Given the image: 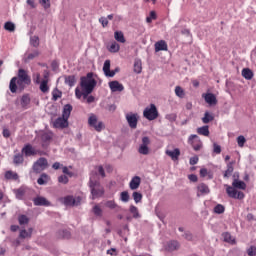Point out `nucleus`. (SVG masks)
<instances>
[{"mask_svg": "<svg viewBox=\"0 0 256 256\" xmlns=\"http://www.w3.org/2000/svg\"><path fill=\"white\" fill-rule=\"evenodd\" d=\"M166 155L172 159V161H179V156L181 155V150L176 148L174 150H166Z\"/></svg>", "mask_w": 256, "mask_h": 256, "instance_id": "nucleus-18", "label": "nucleus"}, {"mask_svg": "<svg viewBox=\"0 0 256 256\" xmlns=\"http://www.w3.org/2000/svg\"><path fill=\"white\" fill-rule=\"evenodd\" d=\"M26 85L27 84L25 83V81L17 78V76H16L10 80L9 89H10L11 93H17V89L19 91H23L25 89Z\"/></svg>", "mask_w": 256, "mask_h": 256, "instance_id": "nucleus-3", "label": "nucleus"}, {"mask_svg": "<svg viewBox=\"0 0 256 256\" xmlns=\"http://www.w3.org/2000/svg\"><path fill=\"white\" fill-rule=\"evenodd\" d=\"M143 117L148 119V121H155L157 117H159V111H157V106L155 104H151L150 106L146 107L143 111Z\"/></svg>", "mask_w": 256, "mask_h": 256, "instance_id": "nucleus-5", "label": "nucleus"}, {"mask_svg": "<svg viewBox=\"0 0 256 256\" xmlns=\"http://www.w3.org/2000/svg\"><path fill=\"white\" fill-rule=\"evenodd\" d=\"M204 100L208 103V105H217V97L213 93L203 94Z\"/></svg>", "mask_w": 256, "mask_h": 256, "instance_id": "nucleus-19", "label": "nucleus"}, {"mask_svg": "<svg viewBox=\"0 0 256 256\" xmlns=\"http://www.w3.org/2000/svg\"><path fill=\"white\" fill-rule=\"evenodd\" d=\"M53 127H55V129H67V127H69V120H67L63 116L62 117H58L53 122Z\"/></svg>", "mask_w": 256, "mask_h": 256, "instance_id": "nucleus-12", "label": "nucleus"}, {"mask_svg": "<svg viewBox=\"0 0 256 256\" xmlns=\"http://www.w3.org/2000/svg\"><path fill=\"white\" fill-rule=\"evenodd\" d=\"M214 213L217 215H222V213H225V206L222 204H218L214 207Z\"/></svg>", "mask_w": 256, "mask_h": 256, "instance_id": "nucleus-46", "label": "nucleus"}, {"mask_svg": "<svg viewBox=\"0 0 256 256\" xmlns=\"http://www.w3.org/2000/svg\"><path fill=\"white\" fill-rule=\"evenodd\" d=\"M215 119V116H213L212 113L206 111L204 113V117L202 118V122L207 125V123H211Z\"/></svg>", "mask_w": 256, "mask_h": 256, "instance_id": "nucleus-32", "label": "nucleus"}, {"mask_svg": "<svg viewBox=\"0 0 256 256\" xmlns=\"http://www.w3.org/2000/svg\"><path fill=\"white\" fill-rule=\"evenodd\" d=\"M58 182L62 183L63 185H67V183H69V177L66 175H61L58 177Z\"/></svg>", "mask_w": 256, "mask_h": 256, "instance_id": "nucleus-58", "label": "nucleus"}, {"mask_svg": "<svg viewBox=\"0 0 256 256\" xmlns=\"http://www.w3.org/2000/svg\"><path fill=\"white\" fill-rule=\"evenodd\" d=\"M33 203L36 207H49V205H51V202H49V200L41 196L34 198Z\"/></svg>", "mask_w": 256, "mask_h": 256, "instance_id": "nucleus-13", "label": "nucleus"}, {"mask_svg": "<svg viewBox=\"0 0 256 256\" xmlns=\"http://www.w3.org/2000/svg\"><path fill=\"white\" fill-rule=\"evenodd\" d=\"M40 55V52L38 50H35L34 52L28 54L27 61H32V59H35Z\"/></svg>", "mask_w": 256, "mask_h": 256, "instance_id": "nucleus-56", "label": "nucleus"}, {"mask_svg": "<svg viewBox=\"0 0 256 256\" xmlns=\"http://www.w3.org/2000/svg\"><path fill=\"white\" fill-rule=\"evenodd\" d=\"M29 221L30 219L27 217V215L25 214H20L18 216V223L19 225L23 226V225H29Z\"/></svg>", "mask_w": 256, "mask_h": 256, "instance_id": "nucleus-34", "label": "nucleus"}, {"mask_svg": "<svg viewBox=\"0 0 256 256\" xmlns=\"http://www.w3.org/2000/svg\"><path fill=\"white\" fill-rule=\"evenodd\" d=\"M233 163L234 162H229L227 164V170L224 173V177H231V175L233 174Z\"/></svg>", "mask_w": 256, "mask_h": 256, "instance_id": "nucleus-40", "label": "nucleus"}, {"mask_svg": "<svg viewBox=\"0 0 256 256\" xmlns=\"http://www.w3.org/2000/svg\"><path fill=\"white\" fill-rule=\"evenodd\" d=\"M88 125L90 127H93V129H95V131H97L98 133H101V131H103V129H105V124H103L102 121H99L97 119V115H95V114H91L89 116Z\"/></svg>", "mask_w": 256, "mask_h": 256, "instance_id": "nucleus-6", "label": "nucleus"}, {"mask_svg": "<svg viewBox=\"0 0 256 256\" xmlns=\"http://www.w3.org/2000/svg\"><path fill=\"white\" fill-rule=\"evenodd\" d=\"M4 177L7 181H18L19 180V174L17 172H14L13 170H8L5 172Z\"/></svg>", "mask_w": 256, "mask_h": 256, "instance_id": "nucleus-20", "label": "nucleus"}, {"mask_svg": "<svg viewBox=\"0 0 256 256\" xmlns=\"http://www.w3.org/2000/svg\"><path fill=\"white\" fill-rule=\"evenodd\" d=\"M64 83L69 87H74L75 83H77V79L75 75L64 76Z\"/></svg>", "mask_w": 256, "mask_h": 256, "instance_id": "nucleus-25", "label": "nucleus"}, {"mask_svg": "<svg viewBox=\"0 0 256 256\" xmlns=\"http://www.w3.org/2000/svg\"><path fill=\"white\" fill-rule=\"evenodd\" d=\"M51 139H53V133L51 132H44L41 135V141L43 145H49V142L51 141Z\"/></svg>", "mask_w": 256, "mask_h": 256, "instance_id": "nucleus-24", "label": "nucleus"}, {"mask_svg": "<svg viewBox=\"0 0 256 256\" xmlns=\"http://www.w3.org/2000/svg\"><path fill=\"white\" fill-rule=\"evenodd\" d=\"M190 165H197V163H199V157L198 156H194L191 157L189 160Z\"/></svg>", "mask_w": 256, "mask_h": 256, "instance_id": "nucleus-64", "label": "nucleus"}, {"mask_svg": "<svg viewBox=\"0 0 256 256\" xmlns=\"http://www.w3.org/2000/svg\"><path fill=\"white\" fill-rule=\"evenodd\" d=\"M4 29L12 33L13 31H15V24L13 22H6L4 25Z\"/></svg>", "mask_w": 256, "mask_h": 256, "instance_id": "nucleus-49", "label": "nucleus"}, {"mask_svg": "<svg viewBox=\"0 0 256 256\" xmlns=\"http://www.w3.org/2000/svg\"><path fill=\"white\" fill-rule=\"evenodd\" d=\"M49 167V162L47 161V158L41 157L36 162H34L32 166L33 173L39 174L43 173L45 169Z\"/></svg>", "mask_w": 256, "mask_h": 256, "instance_id": "nucleus-4", "label": "nucleus"}, {"mask_svg": "<svg viewBox=\"0 0 256 256\" xmlns=\"http://www.w3.org/2000/svg\"><path fill=\"white\" fill-rule=\"evenodd\" d=\"M175 95H176V97L183 99L185 97V90L181 86H176L175 87Z\"/></svg>", "mask_w": 256, "mask_h": 256, "instance_id": "nucleus-37", "label": "nucleus"}, {"mask_svg": "<svg viewBox=\"0 0 256 256\" xmlns=\"http://www.w3.org/2000/svg\"><path fill=\"white\" fill-rule=\"evenodd\" d=\"M17 79L24 81L26 85H31V77H29V74H27V71H25V69L18 70Z\"/></svg>", "mask_w": 256, "mask_h": 256, "instance_id": "nucleus-14", "label": "nucleus"}, {"mask_svg": "<svg viewBox=\"0 0 256 256\" xmlns=\"http://www.w3.org/2000/svg\"><path fill=\"white\" fill-rule=\"evenodd\" d=\"M232 186L235 189H242V190L247 189V184H245V182L238 179H234V181L232 182Z\"/></svg>", "mask_w": 256, "mask_h": 256, "instance_id": "nucleus-27", "label": "nucleus"}, {"mask_svg": "<svg viewBox=\"0 0 256 256\" xmlns=\"http://www.w3.org/2000/svg\"><path fill=\"white\" fill-rule=\"evenodd\" d=\"M197 133H198V135H203L204 137H209V134H210L209 126L205 125V126L197 128Z\"/></svg>", "mask_w": 256, "mask_h": 256, "instance_id": "nucleus-30", "label": "nucleus"}, {"mask_svg": "<svg viewBox=\"0 0 256 256\" xmlns=\"http://www.w3.org/2000/svg\"><path fill=\"white\" fill-rule=\"evenodd\" d=\"M20 239H31V233H29L26 229L20 230L19 233Z\"/></svg>", "mask_w": 256, "mask_h": 256, "instance_id": "nucleus-44", "label": "nucleus"}, {"mask_svg": "<svg viewBox=\"0 0 256 256\" xmlns=\"http://www.w3.org/2000/svg\"><path fill=\"white\" fill-rule=\"evenodd\" d=\"M246 253L248 256H256V246L251 245L249 248H247Z\"/></svg>", "mask_w": 256, "mask_h": 256, "instance_id": "nucleus-52", "label": "nucleus"}, {"mask_svg": "<svg viewBox=\"0 0 256 256\" xmlns=\"http://www.w3.org/2000/svg\"><path fill=\"white\" fill-rule=\"evenodd\" d=\"M129 211L133 217V219H141V214L139 213V208L135 205H130Z\"/></svg>", "mask_w": 256, "mask_h": 256, "instance_id": "nucleus-26", "label": "nucleus"}, {"mask_svg": "<svg viewBox=\"0 0 256 256\" xmlns=\"http://www.w3.org/2000/svg\"><path fill=\"white\" fill-rule=\"evenodd\" d=\"M125 117L130 129H135L139 123V114L130 112Z\"/></svg>", "mask_w": 256, "mask_h": 256, "instance_id": "nucleus-11", "label": "nucleus"}, {"mask_svg": "<svg viewBox=\"0 0 256 256\" xmlns=\"http://www.w3.org/2000/svg\"><path fill=\"white\" fill-rule=\"evenodd\" d=\"M226 193L231 199H245V193L237 191L233 186L226 185Z\"/></svg>", "mask_w": 256, "mask_h": 256, "instance_id": "nucleus-9", "label": "nucleus"}, {"mask_svg": "<svg viewBox=\"0 0 256 256\" xmlns=\"http://www.w3.org/2000/svg\"><path fill=\"white\" fill-rule=\"evenodd\" d=\"M49 80H43L41 83H40V91L42 93H49Z\"/></svg>", "mask_w": 256, "mask_h": 256, "instance_id": "nucleus-36", "label": "nucleus"}, {"mask_svg": "<svg viewBox=\"0 0 256 256\" xmlns=\"http://www.w3.org/2000/svg\"><path fill=\"white\" fill-rule=\"evenodd\" d=\"M22 153L25 155V157H31L37 155V150H35L31 144H26L22 148Z\"/></svg>", "mask_w": 256, "mask_h": 256, "instance_id": "nucleus-16", "label": "nucleus"}, {"mask_svg": "<svg viewBox=\"0 0 256 256\" xmlns=\"http://www.w3.org/2000/svg\"><path fill=\"white\" fill-rule=\"evenodd\" d=\"M95 169L98 170L99 175L105 179L106 175H105V169L100 165V166H96Z\"/></svg>", "mask_w": 256, "mask_h": 256, "instance_id": "nucleus-62", "label": "nucleus"}, {"mask_svg": "<svg viewBox=\"0 0 256 256\" xmlns=\"http://www.w3.org/2000/svg\"><path fill=\"white\" fill-rule=\"evenodd\" d=\"M16 195V199H23V195H25V190L19 188L14 191Z\"/></svg>", "mask_w": 256, "mask_h": 256, "instance_id": "nucleus-57", "label": "nucleus"}, {"mask_svg": "<svg viewBox=\"0 0 256 256\" xmlns=\"http://www.w3.org/2000/svg\"><path fill=\"white\" fill-rule=\"evenodd\" d=\"M38 185H47L49 183V175L47 173H42L37 179Z\"/></svg>", "mask_w": 256, "mask_h": 256, "instance_id": "nucleus-28", "label": "nucleus"}, {"mask_svg": "<svg viewBox=\"0 0 256 256\" xmlns=\"http://www.w3.org/2000/svg\"><path fill=\"white\" fill-rule=\"evenodd\" d=\"M242 77H244V79H247L248 81H251V79H253V71H251V69L249 68H244L242 70Z\"/></svg>", "mask_w": 256, "mask_h": 256, "instance_id": "nucleus-33", "label": "nucleus"}, {"mask_svg": "<svg viewBox=\"0 0 256 256\" xmlns=\"http://www.w3.org/2000/svg\"><path fill=\"white\" fill-rule=\"evenodd\" d=\"M105 207L108 209H116L117 203H115V200H108L105 202Z\"/></svg>", "mask_w": 256, "mask_h": 256, "instance_id": "nucleus-54", "label": "nucleus"}, {"mask_svg": "<svg viewBox=\"0 0 256 256\" xmlns=\"http://www.w3.org/2000/svg\"><path fill=\"white\" fill-rule=\"evenodd\" d=\"M63 93L59 91V89L55 88L52 92L53 101H57V99H61Z\"/></svg>", "mask_w": 256, "mask_h": 256, "instance_id": "nucleus-43", "label": "nucleus"}, {"mask_svg": "<svg viewBox=\"0 0 256 256\" xmlns=\"http://www.w3.org/2000/svg\"><path fill=\"white\" fill-rule=\"evenodd\" d=\"M89 187L91 189L92 199H99V197L105 195V188H103L99 180H94L93 177H90Z\"/></svg>", "mask_w": 256, "mask_h": 256, "instance_id": "nucleus-2", "label": "nucleus"}, {"mask_svg": "<svg viewBox=\"0 0 256 256\" xmlns=\"http://www.w3.org/2000/svg\"><path fill=\"white\" fill-rule=\"evenodd\" d=\"M114 38L118 41V43H125V35H123V32L121 31L114 32Z\"/></svg>", "mask_w": 256, "mask_h": 256, "instance_id": "nucleus-35", "label": "nucleus"}, {"mask_svg": "<svg viewBox=\"0 0 256 256\" xmlns=\"http://www.w3.org/2000/svg\"><path fill=\"white\" fill-rule=\"evenodd\" d=\"M29 103H31V98H29L27 95H23L21 98V105L23 107H27V105H29Z\"/></svg>", "mask_w": 256, "mask_h": 256, "instance_id": "nucleus-51", "label": "nucleus"}, {"mask_svg": "<svg viewBox=\"0 0 256 256\" xmlns=\"http://www.w3.org/2000/svg\"><path fill=\"white\" fill-rule=\"evenodd\" d=\"M139 185H141V178L139 176L133 177L129 183V187L132 191H135V189H139Z\"/></svg>", "mask_w": 256, "mask_h": 256, "instance_id": "nucleus-21", "label": "nucleus"}, {"mask_svg": "<svg viewBox=\"0 0 256 256\" xmlns=\"http://www.w3.org/2000/svg\"><path fill=\"white\" fill-rule=\"evenodd\" d=\"M213 153H216V155H221V146L219 144H213Z\"/></svg>", "mask_w": 256, "mask_h": 256, "instance_id": "nucleus-60", "label": "nucleus"}, {"mask_svg": "<svg viewBox=\"0 0 256 256\" xmlns=\"http://www.w3.org/2000/svg\"><path fill=\"white\" fill-rule=\"evenodd\" d=\"M24 159H23V154H16L14 155V159H13V163L14 165H21V163H23Z\"/></svg>", "mask_w": 256, "mask_h": 256, "instance_id": "nucleus-41", "label": "nucleus"}, {"mask_svg": "<svg viewBox=\"0 0 256 256\" xmlns=\"http://www.w3.org/2000/svg\"><path fill=\"white\" fill-rule=\"evenodd\" d=\"M132 197L135 203H141L143 200V194H141V192H133Z\"/></svg>", "mask_w": 256, "mask_h": 256, "instance_id": "nucleus-45", "label": "nucleus"}, {"mask_svg": "<svg viewBox=\"0 0 256 256\" xmlns=\"http://www.w3.org/2000/svg\"><path fill=\"white\" fill-rule=\"evenodd\" d=\"M237 143L239 147H245V143H247V139H245V136L240 135L237 137Z\"/></svg>", "mask_w": 256, "mask_h": 256, "instance_id": "nucleus-50", "label": "nucleus"}, {"mask_svg": "<svg viewBox=\"0 0 256 256\" xmlns=\"http://www.w3.org/2000/svg\"><path fill=\"white\" fill-rule=\"evenodd\" d=\"M167 249L169 251H177L179 249V242L175 240H171L167 243Z\"/></svg>", "mask_w": 256, "mask_h": 256, "instance_id": "nucleus-31", "label": "nucleus"}, {"mask_svg": "<svg viewBox=\"0 0 256 256\" xmlns=\"http://www.w3.org/2000/svg\"><path fill=\"white\" fill-rule=\"evenodd\" d=\"M188 143L191 145L194 151H201V149L203 148V142L196 134H192L189 136Z\"/></svg>", "mask_w": 256, "mask_h": 256, "instance_id": "nucleus-8", "label": "nucleus"}, {"mask_svg": "<svg viewBox=\"0 0 256 256\" xmlns=\"http://www.w3.org/2000/svg\"><path fill=\"white\" fill-rule=\"evenodd\" d=\"M92 211L94 215H96V217H101L103 215V210L101 209V207H99V205H95Z\"/></svg>", "mask_w": 256, "mask_h": 256, "instance_id": "nucleus-48", "label": "nucleus"}, {"mask_svg": "<svg viewBox=\"0 0 256 256\" xmlns=\"http://www.w3.org/2000/svg\"><path fill=\"white\" fill-rule=\"evenodd\" d=\"M39 3L44 7V9H49V7H51L50 0H39Z\"/></svg>", "mask_w": 256, "mask_h": 256, "instance_id": "nucleus-59", "label": "nucleus"}, {"mask_svg": "<svg viewBox=\"0 0 256 256\" xmlns=\"http://www.w3.org/2000/svg\"><path fill=\"white\" fill-rule=\"evenodd\" d=\"M109 87H110L112 93H117V91L121 92L125 89L123 84L119 83V81H117V80L109 82Z\"/></svg>", "mask_w": 256, "mask_h": 256, "instance_id": "nucleus-17", "label": "nucleus"}, {"mask_svg": "<svg viewBox=\"0 0 256 256\" xmlns=\"http://www.w3.org/2000/svg\"><path fill=\"white\" fill-rule=\"evenodd\" d=\"M80 87L82 91H88V93H93V89L97 87V80L93 78L92 72H89L86 76L81 77Z\"/></svg>", "mask_w": 256, "mask_h": 256, "instance_id": "nucleus-1", "label": "nucleus"}, {"mask_svg": "<svg viewBox=\"0 0 256 256\" xmlns=\"http://www.w3.org/2000/svg\"><path fill=\"white\" fill-rule=\"evenodd\" d=\"M30 44L32 47H39V36H32L30 38Z\"/></svg>", "mask_w": 256, "mask_h": 256, "instance_id": "nucleus-53", "label": "nucleus"}, {"mask_svg": "<svg viewBox=\"0 0 256 256\" xmlns=\"http://www.w3.org/2000/svg\"><path fill=\"white\" fill-rule=\"evenodd\" d=\"M157 19L155 11H151L150 15L146 18V23H153V20Z\"/></svg>", "mask_w": 256, "mask_h": 256, "instance_id": "nucleus-55", "label": "nucleus"}, {"mask_svg": "<svg viewBox=\"0 0 256 256\" xmlns=\"http://www.w3.org/2000/svg\"><path fill=\"white\" fill-rule=\"evenodd\" d=\"M223 237L226 243H232V244L235 243V239L233 238V236H231V233L226 232L223 234Z\"/></svg>", "mask_w": 256, "mask_h": 256, "instance_id": "nucleus-47", "label": "nucleus"}, {"mask_svg": "<svg viewBox=\"0 0 256 256\" xmlns=\"http://www.w3.org/2000/svg\"><path fill=\"white\" fill-rule=\"evenodd\" d=\"M143 71V63L141 62V59H136L134 61V73H141Z\"/></svg>", "mask_w": 256, "mask_h": 256, "instance_id": "nucleus-29", "label": "nucleus"}, {"mask_svg": "<svg viewBox=\"0 0 256 256\" xmlns=\"http://www.w3.org/2000/svg\"><path fill=\"white\" fill-rule=\"evenodd\" d=\"M197 191V197H201V195H209V193H211L209 186L205 183L198 184Z\"/></svg>", "mask_w": 256, "mask_h": 256, "instance_id": "nucleus-15", "label": "nucleus"}, {"mask_svg": "<svg viewBox=\"0 0 256 256\" xmlns=\"http://www.w3.org/2000/svg\"><path fill=\"white\" fill-rule=\"evenodd\" d=\"M119 49H121L119 44L117 42H112L108 48V51H110V53H119Z\"/></svg>", "mask_w": 256, "mask_h": 256, "instance_id": "nucleus-38", "label": "nucleus"}, {"mask_svg": "<svg viewBox=\"0 0 256 256\" xmlns=\"http://www.w3.org/2000/svg\"><path fill=\"white\" fill-rule=\"evenodd\" d=\"M64 205L68 207L75 205V198H73V196H66L64 198Z\"/></svg>", "mask_w": 256, "mask_h": 256, "instance_id": "nucleus-39", "label": "nucleus"}, {"mask_svg": "<svg viewBox=\"0 0 256 256\" xmlns=\"http://www.w3.org/2000/svg\"><path fill=\"white\" fill-rule=\"evenodd\" d=\"M155 51L159 53V51H167V42L165 40H160L155 43Z\"/></svg>", "mask_w": 256, "mask_h": 256, "instance_id": "nucleus-23", "label": "nucleus"}, {"mask_svg": "<svg viewBox=\"0 0 256 256\" xmlns=\"http://www.w3.org/2000/svg\"><path fill=\"white\" fill-rule=\"evenodd\" d=\"M129 199H130L129 192L127 191L121 192L120 201H122V203H129Z\"/></svg>", "mask_w": 256, "mask_h": 256, "instance_id": "nucleus-42", "label": "nucleus"}, {"mask_svg": "<svg viewBox=\"0 0 256 256\" xmlns=\"http://www.w3.org/2000/svg\"><path fill=\"white\" fill-rule=\"evenodd\" d=\"M71 111H73V106L71 104L64 105L62 117H64V119L69 120V117H71Z\"/></svg>", "mask_w": 256, "mask_h": 256, "instance_id": "nucleus-22", "label": "nucleus"}, {"mask_svg": "<svg viewBox=\"0 0 256 256\" xmlns=\"http://www.w3.org/2000/svg\"><path fill=\"white\" fill-rule=\"evenodd\" d=\"M150 145H151V139L148 136L142 137V142L138 147V153L140 155H149V153H151V150L149 149Z\"/></svg>", "mask_w": 256, "mask_h": 256, "instance_id": "nucleus-7", "label": "nucleus"}, {"mask_svg": "<svg viewBox=\"0 0 256 256\" xmlns=\"http://www.w3.org/2000/svg\"><path fill=\"white\" fill-rule=\"evenodd\" d=\"M119 67L111 70V60H105L103 65V73L105 77H115L116 73H119Z\"/></svg>", "mask_w": 256, "mask_h": 256, "instance_id": "nucleus-10", "label": "nucleus"}, {"mask_svg": "<svg viewBox=\"0 0 256 256\" xmlns=\"http://www.w3.org/2000/svg\"><path fill=\"white\" fill-rule=\"evenodd\" d=\"M99 23H101L102 27H107L109 25V20L106 17L99 18Z\"/></svg>", "mask_w": 256, "mask_h": 256, "instance_id": "nucleus-63", "label": "nucleus"}, {"mask_svg": "<svg viewBox=\"0 0 256 256\" xmlns=\"http://www.w3.org/2000/svg\"><path fill=\"white\" fill-rule=\"evenodd\" d=\"M182 237H184V239H186V241H193V234L189 231L184 232Z\"/></svg>", "mask_w": 256, "mask_h": 256, "instance_id": "nucleus-61", "label": "nucleus"}]
</instances>
